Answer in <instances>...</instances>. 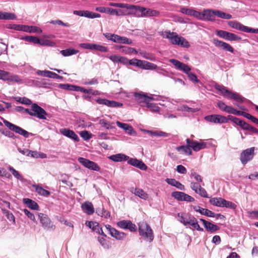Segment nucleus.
<instances>
[{
    "instance_id": "f257e3e1",
    "label": "nucleus",
    "mask_w": 258,
    "mask_h": 258,
    "mask_svg": "<svg viewBox=\"0 0 258 258\" xmlns=\"http://www.w3.org/2000/svg\"><path fill=\"white\" fill-rule=\"evenodd\" d=\"M163 37L168 39L173 45L188 48L190 46L189 42L183 37L179 36L176 32L166 31Z\"/></svg>"
},
{
    "instance_id": "f03ea898",
    "label": "nucleus",
    "mask_w": 258,
    "mask_h": 258,
    "mask_svg": "<svg viewBox=\"0 0 258 258\" xmlns=\"http://www.w3.org/2000/svg\"><path fill=\"white\" fill-rule=\"evenodd\" d=\"M169 61L171 62L177 70L186 74L190 80L192 82L198 83L200 82L197 76L195 74L190 72L191 69L187 65L175 59H170Z\"/></svg>"
},
{
    "instance_id": "7ed1b4c3",
    "label": "nucleus",
    "mask_w": 258,
    "mask_h": 258,
    "mask_svg": "<svg viewBox=\"0 0 258 258\" xmlns=\"http://www.w3.org/2000/svg\"><path fill=\"white\" fill-rule=\"evenodd\" d=\"M215 88L220 91L222 96L225 97H227L228 99H233L234 100L240 103L244 102L246 100L244 97H242L239 93L229 91L224 86L216 85L215 86Z\"/></svg>"
},
{
    "instance_id": "20e7f679",
    "label": "nucleus",
    "mask_w": 258,
    "mask_h": 258,
    "mask_svg": "<svg viewBox=\"0 0 258 258\" xmlns=\"http://www.w3.org/2000/svg\"><path fill=\"white\" fill-rule=\"evenodd\" d=\"M138 226L140 235L145 240L150 242L152 241L154 239V234L150 225L146 222L142 221L139 223Z\"/></svg>"
},
{
    "instance_id": "39448f33",
    "label": "nucleus",
    "mask_w": 258,
    "mask_h": 258,
    "mask_svg": "<svg viewBox=\"0 0 258 258\" xmlns=\"http://www.w3.org/2000/svg\"><path fill=\"white\" fill-rule=\"evenodd\" d=\"M24 111L31 116H36L39 119H46V112L36 103L32 104L31 109L24 108Z\"/></svg>"
},
{
    "instance_id": "423d86ee",
    "label": "nucleus",
    "mask_w": 258,
    "mask_h": 258,
    "mask_svg": "<svg viewBox=\"0 0 258 258\" xmlns=\"http://www.w3.org/2000/svg\"><path fill=\"white\" fill-rule=\"evenodd\" d=\"M132 6H133L134 8H132V10L139 11L141 13L140 15H136L137 17H149L154 16L157 17L159 15V12L156 10L147 9L138 6L133 5Z\"/></svg>"
},
{
    "instance_id": "0eeeda50",
    "label": "nucleus",
    "mask_w": 258,
    "mask_h": 258,
    "mask_svg": "<svg viewBox=\"0 0 258 258\" xmlns=\"http://www.w3.org/2000/svg\"><path fill=\"white\" fill-rule=\"evenodd\" d=\"M186 143L190 147V149H192L195 152H198L206 148L207 145V143L202 140L196 141L187 139Z\"/></svg>"
},
{
    "instance_id": "6e6552de",
    "label": "nucleus",
    "mask_w": 258,
    "mask_h": 258,
    "mask_svg": "<svg viewBox=\"0 0 258 258\" xmlns=\"http://www.w3.org/2000/svg\"><path fill=\"white\" fill-rule=\"evenodd\" d=\"M37 215L43 228L47 230H52L54 229L55 226L53 224L47 215L41 213H38Z\"/></svg>"
},
{
    "instance_id": "1a4fd4ad",
    "label": "nucleus",
    "mask_w": 258,
    "mask_h": 258,
    "mask_svg": "<svg viewBox=\"0 0 258 258\" xmlns=\"http://www.w3.org/2000/svg\"><path fill=\"white\" fill-rule=\"evenodd\" d=\"M4 123L7 126L9 130L13 131L16 134H18L24 136L25 138H28L29 135V133L27 131L23 129L22 128L18 126L7 120L3 119Z\"/></svg>"
},
{
    "instance_id": "9d476101",
    "label": "nucleus",
    "mask_w": 258,
    "mask_h": 258,
    "mask_svg": "<svg viewBox=\"0 0 258 258\" xmlns=\"http://www.w3.org/2000/svg\"><path fill=\"white\" fill-rule=\"evenodd\" d=\"M216 34L219 37L228 41H239L241 38L234 33L224 30H217Z\"/></svg>"
},
{
    "instance_id": "9b49d317",
    "label": "nucleus",
    "mask_w": 258,
    "mask_h": 258,
    "mask_svg": "<svg viewBox=\"0 0 258 258\" xmlns=\"http://www.w3.org/2000/svg\"><path fill=\"white\" fill-rule=\"evenodd\" d=\"M193 209L197 212L200 213L201 214L206 216L209 217H216L217 219L218 218H224L225 217L220 214H215L212 211L207 209L200 207L198 206H195L193 207Z\"/></svg>"
},
{
    "instance_id": "f8f14e48",
    "label": "nucleus",
    "mask_w": 258,
    "mask_h": 258,
    "mask_svg": "<svg viewBox=\"0 0 258 258\" xmlns=\"http://www.w3.org/2000/svg\"><path fill=\"white\" fill-rule=\"evenodd\" d=\"M254 147H251L242 151L240 154V160L243 164H246L252 159L254 156Z\"/></svg>"
},
{
    "instance_id": "ddd939ff",
    "label": "nucleus",
    "mask_w": 258,
    "mask_h": 258,
    "mask_svg": "<svg viewBox=\"0 0 258 258\" xmlns=\"http://www.w3.org/2000/svg\"><path fill=\"white\" fill-rule=\"evenodd\" d=\"M205 119L209 122L215 123H224L228 122L227 117L219 114L207 115L205 117Z\"/></svg>"
},
{
    "instance_id": "4468645a",
    "label": "nucleus",
    "mask_w": 258,
    "mask_h": 258,
    "mask_svg": "<svg viewBox=\"0 0 258 258\" xmlns=\"http://www.w3.org/2000/svg\"><path fill=\"white\" fill-rule=\"evenodd\" d=\"M105 227L109 231L110 235L116 240H123L126 236L125 233L117 230L109 225H105Z\"/></svg>"
},
{
    "instance_id": "2eb2a0df",
    "label": "nucleus",
    "mask_w": 258,
    "mask_h": 258,
    "mask_svg": "<svg viewBox=\"0 0 258 258\" xmlns=\"http://www.w3.org/2000/svg\"><path fill=\"white\" fill-rule=\"evenodd\" d=\"M171 196L179 201L194 202L195 199L190 196L181 191H174L171 193Z\"/></svg>"
},
{
    "instance_id": "dca6fc26",
    "label": "nucleus",
    "mask_w": 258,
    "mask_h": 258,
    "mask_svg": "<svg viewBox=\"0 0 258 258\" xmlns=\"http://www.w3.org/2000/svg\"><path fill=\"white\" fill-rule=\"evenodd\" d=\"M96 10L100 13H105L109 14L111 15H116L118 16H124L125 13L122 10L113 9L110 8H105L102 7H97Z\"/></svg>"
},
{
    "instance_id": "f3484780",
    "label": "nucleus",
    "mask_w": 258,
    "mask_h": 258,
    "mask_svg": "<svg viewBox=\"0 0 258 258\" xmlns=\"http://www.w3.org/2000/svg\"><path fill=\"white\" fill-rule=\"evenodd\" d=\"M117 226L123 229H128L131 232L137 231L136 226L130 220H121L117 223Z\"/></svg>"
},
{
    "instance_id": "a211bd4d",
    "label": "nucleus",
    "mask_w": 258,
    "mask_h": 258,
    "mask_svg": "<svg viewBox=\"0 0 258 258\" xmlns=\"http://www.w3.org/2000/svg\"><path fill=\"white\" fill-rule=\"evenodd\" d=\"M96 102L99 104H103L110 107H121L123 106L121 103L101 98L97 99Z\"/></svg>"
},
{
    "instance_id": "6ab92c4d",
    "label": "nucleus",
    "mask_w": 258,
    "mask_h": 258,
    "mask_svg": "<svg viewBox=\"0 0 258 258\" xmlns=\"http://www.w3.org/2000/svg\"><path fill=\"white\" fill-rule=\"evenodd\" d=\"M213 43L215 46L222 48L224 50L227 51L231 53L234 52V48L227 43L219 40L217 39H214Z\"/></svg>"
},
{
    "instance_id": "aec40b11",
    "label": "nucleus",
    "mask_w": 258,
    "mask_h": 258,
    "mask_svg": "<svg viewBox=\"0 0 258 258\" xmlns=\"http://www.w3.org/2000/svg\"><path fill=\"white\" fill-rule=\"evenodd\" d=\"M134 97L137 101L140 103H146V104L147 103H149L150 100L154 99L152 95L149 96L143 92L135 93Z\"/></svg>"
},
{
    "instance_id": "412c9836",
    "label": "nucleus",
    "mask_w": 258,
    "mask_h": 258,
    "mask_svg": "<svg viewBox=\"0 0 258 258\" xmlns=\"http://www.w3.org/2000/svg\"><path fill=\"white\" fill-rule=\"evenodd\" d=\"M127 161L128 164L134 167H136L140 169L143 170H146L147 169V166L141 160H139L136 158H130L129 157V159H128Z\"/></svg>"
},
{
    "instance_id": "4be33fe9",
    "label": "nucleus",
    "mask_w": 258,
    "mask_h": 258,
    "mask_svg": "<svg viewBox=\"0 0 258 258\" xmlns=\"http://www.w3.org/2000/svg\"><path fill=\"white\" fill-rule=\"evenodd\" d=\"M36 74L40 76L47 77L49 78L62 79L63 77L57 75V74L49 71H40L37 70Z\"/></svg>"
},
{
    "instance_id": "5701e85b",
    "label": "nucleus",
    "mask_w": 258,
    "mask_h": 258,
    "mask_svg": "<svg viewBox=\"0 0 258 258\" xmlns=\"http://www.w3.org/2000/svg\"><path fill=\"white\" fill-rule=\"evenodd\" d=\"M86 225L96 233L101 234L104 237L106 236L98 223L93 221H87L86 222Z\"/></svg>"
},
{
    "instance_id": "b1692460",
    "label": "nucleus",
    "mask_w": 258,
    "mask_h": 258,
    "mask_svg": "<svg viewBox=\"0 0 258 258\" xmlns=\"http://www.w3.org/2000/svg\"><path fill=\"white\" fill-rule=\"evenodd\" d=\"M60 133L63 136L69 138L76 142L79 141V138L76 133L72 130L68 128H61Z\"/></svg>"
},
{
    "instance_id": "393cba45",
    "label": "nucleus",
    "mask_w": 258,
    "mask_h": 258,
    "mask_svg": "<svg viewBox=\"0 0 258 258\" xmlns=\"http://www.w3.org/2000/svg\"><path fill=\"white\" fill-rule=\"evenodd\" d=\"M200 220L202 222L205 228L208 232L213 233L219 229V227L217 225L207 221L204 219H200Z\"/></svg>"
},
{
    "instance_id": "a878e982",
    "label": "nucleus",
    "mask_w": 258,
    "mask_h": 258,
    "mask_svg": "<svg viewBox=\"0 0 258 258\" xmlns=\"http://www.w3.org/2000/svg\"><path fill=\"white\" fill-rule=\"evenodd\" d=\"M228 25L234 29H235L237 30H239L241 31H243L247 33L248 27L243 25L237 21H229L228 22Z\"/></svg>"
},
{
    "instance_id": "bb28decb",
    "label": "nucleus",
    "mask_w": 258,
    "mask_h": 258,
    "mask_svg": "<svg viewBox=\"0 0 258 258\" xmlns=\"http://www.w3.org/2000/svg\"><path fill=\"white\" fill-rule=\"evenodd\" d=\"M203 20H207L210 21H215V10L211 9H205L203 11Z\"/></svg>"
},
{
    "instance_id": "cd10ccee",
    "label": "nucleus",
    "mask_w": 258,
    "mask_h": 258,
    "mask_svg": "<svg viewBox=\"0 0 258 258\" xmlns=\"http://www.w3.org/2000/svg\"><path fill=\"white\" fill-rule=\"evenodd\" d=\"M83 211L87 214L90 215L94 213V209L92 203L85 202L81 205Z\"/></svg>"
},
{
    "instance_id": "c85d7f7f",
    "label": "nucleus",
    "mask_w": 258,
    "mask_h": 258,
    "mask_svg": "<svg viewBox=\"0 0 258 258\" xmlns=\"http://www.w3.org/2000/svg\"><path fill=\"white\" fill-rule=\"evenodd\" d=\"M108 158L114 162H118L127 161L129 159V157L125 154L118 153L111 155L108 157Z\"/></svg>"
},
{
    "instance_id": "c756f323",
    "label": "nucleus",
    "mask_w": 258,
    "mask_h": 258,
    "mask_svg": "<svg viewBox=\"0 0 258 258\" xmlns=\"http://www.w3.org/2000/svg\"><path fill=\"white\" fill-rule=\"evenodd\" d=\"M193 216L189 215L184 213H178L177 214V219L180 223L183 224L184 226H187L189 221L190 220L191 217Z\"/></svg>"
},
{
    "instance_id": "7c9ffc66",
    "label": "nucleus",
    "mask_w": 258,
    "mask_h": 258,
    "mask_svg": "<svg viewBox=\"0 0 258 258\" xmlns=\"http://www.w3.org/2000/svg\"><path fill=\"white\" fill-rule=\"evenodd\" d=\"M116 125L119 127L124 131L130 135H133L136 134V132L133 128V127L127 123H121L119 121H117L116 122Z\"/></svg>"
},
{
    "instance_id": "2f4dec72",
    "label": "nucleus",
    "mask_w": 258,
    "mask_h": 258,
    "mask_svg": "<svg viewBox=\"0 0 258 258\" xmlns=\"http://www.w3.org/2000/svg\"><path fill=\"white\" fill-rule=\"evenodd\" d=\"M130 191L136 196L140 197L141 199L147 200L148 198V194L142 189L132 188Z\"/></svg>"
},
{
    "instance_id": "473e14b6",
    "label": "nucleus",
    "mask_w": 258,
    "mask_h": 258,
    "mask_svg": "<svg viewBox=\"0 0 258 258\" xmlns=\"http://www.w3.org/2000/svg\"><path fill=\"white\" fill-rule=\"evenodd\" d=\"M113 42L115 43L126 44H131L133 43V41L131 39H128L127 37L120 36L116 34H115Z\"/></svg>"
},
{
    "instance_id": "72a5a7b5",
    "label": "nucleus",
    "mask_w": 258,
    "mask_h": 258,
    "mask_svg": "<svg viewBox=\"0 0 258 258\" xmlns=\"http://www.w3.org/2000/svg\"><path fill=\"white\" fill-rule=\"evenodd\" d=\"M23 203L25 204L27 207L33 210H39V206L37 203L33 201L31 199L28 198H24L23 200Z\"/></svg>"
},
{
    "instance_id": "f704fd0d",
    "label": "nucleus",
    "mask_w": 258,
    "mask_h": 258,
    "mask_svg": "<svg viewBox=\"0 0 258 258\" xmlns=\"http://www.w3.org/2000/svg\"><path fill=\"white\" fill-rule=\"evenodd\" d=\"M17 16L14 13L0 11V20H15Z\"/></svg>"
},
{
    "instance_id": "c9c22d12",
    "label": "nucleus",
    "mask_w": 258,
    "mask_h": 258,
    "mask_svg": "<svg viewBox=\"0 0 258 258\" xmlns=\"http://www.w3.org/2000/svg\"><path fill=\"white\" fill-rule=\"evenodd\" d=\"M165 181L169 184L175 186L178 188L180 190H184V186L181 183L175 180V179L172 178H167L165 180Z\"/></svg>"
},
{
    "instance_id": "e433bc0d",
    "label": "nucleus",
    "mask_w": 258,
    "mask_h": 258,
    "mask_svg": "<svg viewBox=\"0 0 258 258\" xmlns=\"http://www.w3.org/2000/svg\"><path fill=\"white\" fill-rule=\"evenodd\" d=\"M32 186L35 188L36 192L40 196L47 197L50 194V192L48 190L43 188L38 185L33 184Z\"/></svg>"
},
{
    "instance_id": "4c0bfd02",
    "label": "nucleus",
    "mask_w": 258,
    "mask_h": 258,
    "mask_svg": "<svg viewBox=\"0 0 258 258\" xmlns=\"http://www.w3.org/2000/svg\"><path fill=\"white\" fill-rule=\"evenodd\" d=\"M187 226H190L192 228L195 229L198 231H204L203 228L200 227V226H199L197 219L194 216L191 217V219L189 221Z\"/></svg>"
},
{
    "instance_id": "58836bf2",
    "label": "nucleus",
    "mask_w": 258,
    "mask_h": 258,
    "mask_svg": "<svg viewBox=\"0 0 258 258\" xmlns=\"http://www.w3.org/2000/svg\"><path fill=\"white\" fill-rule=\"evenodd\" d=\"M238 115L242 116L249 120H250L253 123L258 124V118L255 117L254 116L251 115V114L241 111H239Z\"/></svg>"
},
{
    "instance_id": "ea45409f",
    "label": "nucleus",
    "mask_w": 258,
    "mask_h": 258,
    "mask_svg": "<svg viewBox=\"0 0 258 258\" xmlns=\"http://www.w3.org/2000/svg\"><path fill=\"white\" fill-rule=\"evenodd\" d=\"M224 199L222 198H213L210 200V203L213 206L223 207Z\"/></svg>"
},
{
    "instance_id": "a19ab883",
    "label": "nucleus",
    "mask_w": 258,
    "mask_h": 258,
    "mask_svg": "<svg viewBox=\"0 0 258 258\" xmlns=\"http://www.w3.org/2000/svg\"><path fill=\"white\" fill-rule=\"evenodd\" d=\"M79 52V50L73 49V48H68L64 50H62L60 51V53L63 56H69L72 55L76 54Z\"/></svg>"
},
{
    "instance_id": "79ce46f5",
    "label": "nucleus",
    "mask_w": 258,
    "mask_h": 258,
    "mask_svg": "<svg viewBox=\"0 0 258 258\" xmlns=\"http://www.w3.org/2000/svg\"><path fill=\"white\" fill-rule=\"evenodd\" d=\"M176 150L178 151H182L184 154L188 155L192 154V151L190 147L187 145V146H180L176 148Z\"/></svg>"
},
{
    "instance_id": "37998d69",
    "label": "nucleus",
    "mask_w": 258,
    "mask_h": 258,
    "mask_svg": "<svg viewBox=\"0 0 258 258\" xmlns=\"http://www.w3.org/2000/svg\"><path fill=\"white\" fill-rule=\"evenodd\" d=\"M215 16L219 18L227 20L230 19L232 17L231 15L219 10H215Z\"/></svg>"
},
{
    "instance_id": "c03bdc74",
    "label": "nucleus",
    "mask_w": 258,
    "mask_h": 258,
    "mask_svg": "<svg viewBox=\"0 0 258 258\" xmlns=\"http://www.w3.org/2000/svg\"><path fill=\"white\" fill-rule=\"evenodd\" d=\"M98 241L104 249H108L110 248V244L109 241L107 240L103 237H98Z\"/></svg>"
},
{
    "instance_id": "a18cd8bd",
    "label": "nucleus",
    "mask_w": 258,
    "mask_h": 258,
    "mask_svg": "<svg viewBox=\"0 0 258 258\" xmlns=\"http://www.w3.org/2000/svg\"><path fill=\"white\" fill-rule=\"evenodd\" d=\"M83 13V17L90 19L100 18L101 17V15L99 14L95 13L89 11H84Z\"/></svg>"
},
{
    "instance_id": "49530a36",
    "label": "nucleus",
    "mask_w": 258,
    "mask_h": 258,
    "mask_svg": "<svg viewBox=\"0 0 258 258\" xmlns=\"http://www.w3.org/2000/svg\"><path fill=\"white\" fill-rule=\"evenodd\" d=\"M109 5L111 7H115L120 8H126L128 10H132V8H134V7L132 6L133 5H129L128 4L122 3H110Z\"/></svg>"
},
{
    "instance_id": "de8ad7c7",
    "label": "nucleus",
    "mask_w": 258,
    "mask_h": 258,
    "mask_svg": "<svg viewBox=\"0 0 258 258\" xmlns=\"http://www.w3.org/2000/svg\"><path fill=\"white\" fill-rule=\"evenodd\" d=\"M14 99L16 101L23 104L31 105L32 104V101L26 97H15Z\"/></svg>"
},
{
    "instance_id": "09e8293b",
    "label": "nucleus",
    "mask_w": 258,
    "mask_h": 258,
    "mask_svg": "<svg viewBox=\"0 0 258 258\" xmlns=\"http://www.w3.org/2000/svg\"><path fill=\"white\" fill-rule=\"evenodd\" d=\"M140 54L144 58L150 60H154L155 57L154 55L150 53L147 52L144 50H141L139 52Z\"/></svg>"
},
{
    "instance_id": "8fccbe9b",
    "label": "nucleus",
    "mask_w": 258,
    "mask_h": 258,
    "mask_svg": "<svg viewBox=\"0 0 258 258\" xmlns=\"http://www.w3.org/2000/svg\"><path fill=\"white\" fill-rule=\"evenodd\" d=\"M22 39L28 42H33L34 44H39L40 43V39L35 36H25L22 38Z\"/></svg>"
},
{
    "instance_id": "3c124183",
    "label": "nucleus",
    "mask_w": 258,
    "mask_h": 258,
    "mask_svg": "<svg viewBox=\"0 0 258 258\" xmlns=\"http://www.w3.org/2000/svg\"><path fill=\"white\" fill-rule=\"evenodd\" d=\"M33 158H46V155L43 153L38 152L37 151H32L30 150V156Z\"/></svg>"
},
{
    "instance_id": "603ef678",
    "label": "nucleus",
    "mask_w": 258,
    "mask_h": 258,
    "mask_svg": "<svg viewBox=\"0 0 258 258\" xmlns=\"http://www.w3.org/2000/svg\"><path fill=\"white\" fill-rule=\"evenodd\" d=\"M9 170L11 172L14 176L17 179H19L21 181H23L24 178L18 171L16 170L13 167L11 166H9Z\"/></svg>"
},
{
    "instance_id": "864d4df0",
    "label": "nucleus",
    "mask_w": 258,
    "mask_h": 258,
    "mask_svg": "<svg viewBox=\"0 0 258 258\" xmlns=\"http://www.w3.org/2000/svg\"><path fill=\"white\" fill-rule=\"evenodd\" d=\"M99 123L102 125V126L105 127V128L111 129L115 128V126L112 125L111 123L108 122L104 119H101L99 120Z\"/></svg>"
},
{
    "instance_id": "5fc2aeb1",
    "label": "nucleus",
    "mask_w": 258,
    "mask_h": 258,
    "mask_svg": "<svg viewBox=\"0 0 258 258\" xmlns=\"http://www.w3.org/2000/svg\"><path fill=\"white\" fill-rule=\"evenodd\" d=\"M76 86L75 85H70V84H59L58 85V87L60 89L66 90H70V91H75L76 89Z\"/></svg>"
},
{
    "instance_id": "6e6d98bb",
    "label": "nucleus",
    "mask_w": 258,
    "mask_h": 258,
    "mask_svg": "<svg viewBox=\"0 0 258 258\" xmlns=\"http://www.w3.org/2000/svg\"><path fill=\"white\" fill-rule=\"evenodd\" d=\"M87 168L89 169L96 171H99L100 170V168L97 165V164H96V163H95L92 161H90Z\"/></svg>"
},
{
    "instance_id": "4d7b16f0",
    "label": "nucleus",
    "mask_w": 258,
    "mask_h": 258,
    "mask_svg": "<svg viewBox=\"0 0 258 258\" xmlns=\"http://www.w3.org/2000/svg\"><path fill=\"white\" fill-rule=\"evenodd\" d=\"M23 212L24 214L29 218L31 220L33 221L34 222L37 223V221L35 218V215L33 213L30 212L27 209H24Z\"/></svg>"
},
{
    "instance_id": "13d9d810",
    "label": "nucleus",
    "mask_w": 258,
    "mask_h": 258,
    "mask_svg": "<svg viewBox=\"0 0 258 258\" xmlns=\"http://www.w3.org/2000/svg\"><path fill=\"white\" fill-rule=\"evenodd\" d=\"M147 107L150 109L153 112H158L159 111V107L156 104L153 103H147Z\"/></svg>"
},
{
    "instance_id": "bf43d9fd",
    "label": "nucleus",
    "mask_w": 258,
    "mask_h": 258,
    "mask_svg": "<svg viewBox=\"0 0 258 258\" xmlns=\"http://www.w3.org/2000/svg\"><path fill=\"white\" fill-rule=\"evenodd\" d=\"M236 205L233 203L226 201V200L224 199L223 207L235 209H236Z\"/></svg>"
},
{
    "instance_id": "052dcab7",
    "label": "nucleus",
    "mask_w": 258,
    "mask_h": 258,
    "mask_svg": "<svg viewBox=\"0 0 258 258\" xmlns=\"http://www.w3.org/2000/svg\"><path fill=\"white\" fill-rule=\"evenodd\" d=\"M143 60L138 59H133L130 60L129 64L137 66L141 68Z\"/></svg>"
},
{
    "instance_id": "680f3d73",
    "label": "nucleus",
    "mask_w": 258,
    "mask_h": 258,
    "mask_svg": "<svg viewBox=\"0 0 258 258\" xmlns=\"http://www.w3.org/2000/svg\"><path fill=\"white\" fill-rule=\"evenodd\" d=\"M225 112L227 113L233 114L234 115H238L239 111L237 110L232 106L228 105L227 109H226Z\"/></svg>"
},
{
    "instance_id": "e2e57ef3",
    "label": "nucleus",
    "mask_w": 258,
    "mask_h": 258,
    "mask_svg": "<svg viewBox=\"0 0 258 258\" xmlns=\"http://www.w3.org/2000/svg\"><path fill=\"white\" fill-rule=\"evenodd\" d=\"M93 46L94 50H97L100 52H107L108 50V49L107 47L103 45L94 44Z\"/></svg>"
},
{
    "instance_id": "0e129e2a",
    "label": "nucleus",
    "mask_w": 258,
    "mask_h": 258,
    "mask_svg": "<svg viewBox=\"0 0 258 258\" xmlns=\"http://www.w3.org/2000/svg\"><path fill=\"white\" fill-rule=\"evenodd\" d=\"M9 73L8 72L0 70V79L4 81L9 80Z\"/></svg>"
},
{
    "instance_id": "69168bd1",
    "label": "nucleus",
    "mask_w": 258,
    "mask_h": 258,
    "mask_svg": "<svg viewBox=\"0 0 258 258\" xmlns=\"http://www.w3.org/2000/svg\"><path fill=\"white\" fill-rule=\"evenodd\" d=\"M191 16L194 17L199 20H204L203 12H200L195 10H193Z\"/></svg>"
},
{
    "instance_id": "338daca9",
    "label": "nucleus",
    "mask_w": 258,
    "mask_h": 258,
    "mask_svg": "<svg viewBox=\"0 0 258 258\" xmlns=\"http://www.w3.org/2000/svg\"><path fill=\"white\" fill-rule=\"evenodd\" d=\"M81 137L85 140H88L91 138V134L87 131H82L80 133Z\"/></svg>"
},
{
    "instance_id": "774afa93",
    "label": "nucleus",
    "mask_w": 258,
    "mask_h": 258,
    "mask_svg": "<svg viewBox=\"0 0 258 258\" xmlns=\"http://www.w3.org/2000/svg\"><path fill=\"white\" fill-rule=\"evenodd\" d=\"M193 9L182 7L180 9V12L188 16H191L193 12Z\"/></svg>"
}]
</instances>
